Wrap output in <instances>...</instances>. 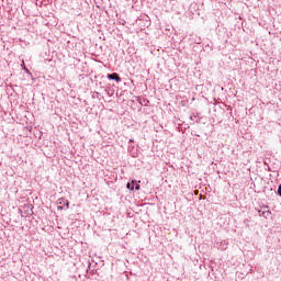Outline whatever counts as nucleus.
<instances>
[{
    "label": "nucleus",
    "mask_w": 281,
    "mask_h": 281,
    "mask_svg": "<svg viewBox=\"0 0 281 281\" xmlns=\"http://www.w3.org/2000/svg\"><path fill=\"white\" fill-rule=\"evenodd\" d=\"M130 142H133V139H130Z\"/></svg>",
    "instance_id": "1a4fd4ad"
},
{
    "label": "nucleus",
    "mask_w": 281,
    "mask_h": 281,
    "mask_svg": "<svg viewBox=\"0 0 281 281\" xmlns=\"http://www.w3.org/2000/svg\"><path fill=\"white\" fill-rule=\"evenodd\" d=\"M57 210H64L63 205L57 206Z\"/></svg>",
    "instance_id": "6e6552de"
},
{
    "label": "nucleus",
    "mask_w": 281,
    "mask_h": 281,
    "mask_svg": "<svg viewBox=\"0 0 281 281\" xmlns=\"http://www.w3.org/2000/svg\"><path fill=\"white\" fill-rule=\"evenodd\" d=\"M21 68L23 69V71H25V74H30V69H27V67L25 66V61H22Z\"/></svg>",
    "instance_id": "39448f33"
},
{
    "label": "nucleus",
    "mask_w": 281,
    "mask_h": 281,
    "mask_svg": "<svg viewBox=\"0 0 281 281\" xmlns=\"http://www.w3.org/2000/svg\"><path fill=\"white\" fill-rule=\"evenodd\" d=\"M139 184H136L135 187H134V190H139Z\"/></svg>",
    "instance_id": "0eeeda50"
},
{
    "label": "nucleus",
    "mask_w": 281,
    "mask_h": 281,
    "mask_svg": "<svg viewBox=\"0 0 281 281\" xmlns=\"http://www.w3.org/2000/svg\"><path fill=\"white\" fill-rule=\"evenodd\" d=\"M57 203L61 206L65 205L66 210H69V200H67L65 198H60L57 200Z\"/></svg>",
    "instance_id": "f03ea898"
},
{
    "label": "nucleus",
    "mask_w": 281,
    "mask_h": 281,
    "mask_svg": "<svg viewBox=\"0 0 281 281\" xmlns=\"http://www.w3.org/2000/svg\"><path fill=\"white\" fill-rule=\"evenodd\" d=\"M108 80H115V82H122V78H120V75H117V72L109 74Z\"/></svg>",
    "instance_id": "f257e3e1"
},
{
    "label": "nucleus",
    "mask_w": 281,
    "mask_h": 281,
    "mask_svg": "<svg viewBox=\"0 0 281 281\" xmlns=\"http://www.w3.org/2000/svg\"><path fill=\"white\" fill-rule=\"evenodd\" d=\"M126 188H127V190H131V191L135 190V181L128 182L126 184Z\"/></svg>",
    "instance_id": "20e7f679"
},
{
    "label": "nucleus",
    "mask_w": 281,
    "mask_h": 281,
    "mask_svg": "<svg viewBox=\"0 0 281 281\" xmlns=\"http://www.w3.org/2000/svg\"><path fill=\"white\" fill-rule=\"evenodd\" d=\"M278 194H279V196H281V184L278 188Z\"/></svg>",
    "instance_id": "423d86ee"
},
{
    "label": "nucleus",
    "mask_w": 281,
    "mask_h": 281,
    "mask_svg": "<svg viewBox=\"0 0 281 281\" xmlns=\"http://www.w3.org/2000/svg\"><path fill=\"white\" fill-rule=\"evenodd\" d=\"M258 215H259V216H262L263 218H269V216H271V212H270V211H262V210H259V211H258Z\"/></svg>",
    "instance_id": "7ed1b4c3"
}]
</instances>
